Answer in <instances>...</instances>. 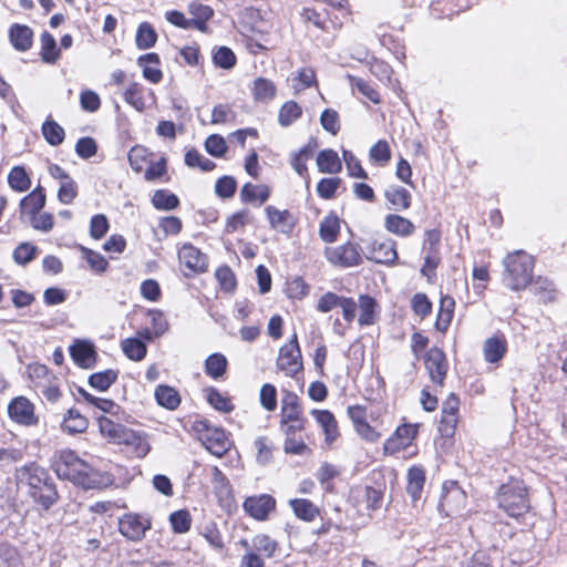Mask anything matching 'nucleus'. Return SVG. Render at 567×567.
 I'll use <instances>...</instances> for the list:
<instances>
[{
	"label": "nucleus",
	"instance_id": "obj_1",
	"mask_svg": "<svg viewBox=\"0 0 567 567\" xmlns=\"http://www.w3.org/2000/svg\"><path fill=\"white\" fill-rule=\"evenodd\" d=\"M20 481L29 487V495L44 509L51 508L58 501L56 487L43 467L30 464L20 470Z\"/></svg>",
	"mask_w": 567,
	"mask_h": 567
},
{
	"label": "nucleus",
	"instance_id": "obj_2",
	"mask_svg": "<svg viewBox=\"0 0 567 567\" xmlns=\"http://www.w3.org/2000/svg\"><path fill=\"white\" fill-rule=\"evenodd\" d=\"M503 284L513 291L525 289L533 278L534 259L524 250L508 254L504 260Z\"/></svg>",
	"mask_w": 567,
	"mask_h": 567
},
{
	"label": "nucleus",
	"instance_id": "obj_3",
	"mask_svg": "<svg viewBox=\"0 0 567 567\" xmlns=\"http://www.w3.org/2000/svg\"><path fill=\"white\" fill-rule=\"evenodd\" d=\"M99 429L111 443L132 446L138 457H144L151 450L145 436L106 416L99 417Z\"/></svg>",
	"mask_w": 567,
	"mask_h": 567
},
{
	"label": "nucleus",
	"instance_id": "obj_4",
	"mask_svg": "<svg viewBox=\"0 0 567 567\" xmlns=\"http://www.w3.org/2000/svg\"><path fill=\"white\" fill-rule=\"evenodd\" d=\"M53 468L59 478L70 481L85 488L93 487L86 473V463L72 451H62L54 462Z\"/></svg>",
	"mask_w": 567,
	"mask_h": 567
},
{
	"label": "nucleus",
	"instance_id": "obj_5",
	"mask_svg": "<svg viewBox=\"0 0 567 567\" xmlns=\"http://www.w3.org/2000/svg\"><path fill=\"white\" fill-rule=\"evenodd\" d=\"M497 502L509 516L518 517L529 508L527 488L520 481L503 484L497 494Z\"/></svg>",
	"mask_w": 567,
	"mask_h": 567
},
{
	"label": "nucleus",
	"instance_id": "obj_6",
	"mask_svg": "<svg viewBox=\"0 0 567 567\" xmlns=\"http://www.w3.org/2000/svg\"><path fill=\"white\" fill-rule=\"evenodd\" d=\"M152 528V518L147 514L125 513L117 519L120 534L130 542L138 543L145 538L146 532Z\"/></svg>",
	"mask_w": 567,
	"mask_h": 567
},
{
	"label": "nucleus",
	"instance_id": "obj_7",
	"mask_svg": "<svg viewBox=\"0 0 567 567\" xmlns=\"http://www.w3.org/2000/svg\"><path fill=\"white\" fill-rule=\"evenodd\" d=\"M277 368L284 371L288 377H295L302 370L301 352L296 333L288 343L280 348Z\"/></svg>",
	"mask_w": 567,
	"mask_h": 567
},
{
	"label": "nucleus",
	"instance_id": "obj_8",
	"mask_svg": "<svg viewBox=\"0 0 567 567\" xmlns=\"http://www.w3.org/2000/svg\"><path fill=\"white\" fill-rule=\"evenodd\" d=\"M178 260L181 266L186 268L188 272L185 276L205 272L207 269V257L198 248L192 244H185L178 250Z\"/></svg>",
	"mask_w": 567,
	"mask_h": 567
},
{
	"label": "nucleus",
	"instance_id": "obj_9",
	"mask_svg": "<svg viewBox=\"0 0 567 567\" xmlns=\"http://www.w3.org/2000/svg\"><path fill=\"white\" fill-rule=\"evenodd\" d=\"M326 257L331 264L337 266L344 268L357 266L361 261L360 247L355 244L347 243L334 248H327Z\"/></svg>",
	"mask_w": 567,
	"mask_h": 567
},
{
	"label": "nucleus",
	"instance_id": "obj_10",
	"mask_svg": "<svg viewBox=\"0 0 567 567\" xmlns=\"http://www.w3.org/2000/svg\"><path fill=\"white\" fill-rule=\"evenodd\" d=\"M10 419L22 425H35L38 416L34 413V405L25 396L14 398L8 405Z\"/></svg>",
	"mask_w": 567,
	"mask_h": 567
},
{
	"label": "nucleus",
	"instance_id": "obj_11",
	"mask_svg": "<svg viewBox=\"0 0 567 567\" xmlns=\"http://www.w3.org/2000/svg\"><path fill=\"white\" fill-rule=\"evenodd\" d=\"M424 362L431 380L442 385L447 372V362L444 352L433 347L426 352Z\"/></svg>",
	"mask_w": 567,
	"mask_h": 567
},
{
	"label": "nucleus",
	"instance_id": "obj_12",
	"mask_svg": "<svg viewBox=\"0 0 567 567\" xmlns=\"http://www.w3.org/2000/svg\"><path fill=\"white\" fill-rule=\"evenodd\" d=\"M417 424H403L399 426L393 436L385 441L383 446L384 453L392 455L409 446L417 434Z\"/></svg>",
	"mask_w": 567,
	"mask_h": 567
},
{
	"label": "nucleus",
	"instance_id": "obj_13",
	"mask_svg": "<svg viewBox=\"0 0 567 567\" xmlns=\"http://www.w3.org/2000/svg\"><path fill=\"white\" fill-rule=\"evenodd\" d=\"M203 444L214 455L221 457L230 449V441L226 432L218 427L206 426V431L202 436Z\"/></svg>",
	"mask_w": 567,
	"mask_h": 567
},
{
	"label": "nucleus",
	"instance_id": "obj_14",
	"mask_svg": "<svg viewBox=\"0 0 567 567\" xmlns=\"http://www.w3.org/2000/svg\"><path fill=\"white\" fill-rule=\"evenodd\" d=\"M368 258L378 264H392L398 258L395 241L392 239L373 240L368 250Z\"/></svg>",
	"mask_w": 567,
	"mask_h": 567
},
{
	"label": "nucleus",
	"instance_id": "obj_15",
	"mask_svg": "<svg viewBox=\"0 0 567 567\" xmlns=\"http://www.w3.org/2000/svg\"><path fill=\"white\" fill-rule=\"evenodd\" d=\"M73 361L83 369H91L96 362V351L93 343L86 340H76L70 347Z\"/></svg>",
	"mask_w": 567,
	"mask_h": 567
},
{
	"label": "nucleus",
	"instance_id": "obj_16",
	"mask_svg": "<svg viewBox=\"0 0 567 567\" xmlns=\"http://www.w3.org/2000/svg\"><path fill=\"white\" fill-rule=\"evenodd\" d=\"M276 502L270 495L248 497L244 502L245 511L254 518L264 520L275 508Z\"/></svg>",
	"mask_w": 567,
	"mask_h": 567
},
{
	"label": "nucleus",
	"instance_id": "obj_17",
	"mask_svg": "<svg viewBox=\"0 0 567 567\" xmlns=\"http://www.w3.org/2000/svg\"><path fill=\"white\" fill-rule=\"evenodd\" d=\"M289 421H307L302 414V408L299 398L291 391H286L281 400L280 422L289 423Z\"/></svg>",
	"mask_w": 567,
	"mask_h": 567
},
{
	"label": "nucleus",
	"instance_id": "obj_18",
	"mask_svg": "<svg viewBox=\"0 0 567 567\" xmlns=\"http://www.w3.org/2000/svg\"><path fill=\"white\" fill-rule=\"evenodd\" d=\"M265 212L271 228L282 234H290L292 231L295 227V219L289 210H279L274 206H267Z\"/></svg>",
	"mask_w": 567,
	"mask_h": 567
},
{
	"label": "nucleus",
	"instance_id": "obj_19",
	"mask_svg": "<svg viewBox=\"0 0 567 567\" xmlns=\"http://www.w3.org/2000/svg\"><path fill=\"white\" fill-rule=\"evenodd\" d=\"M9 39L17 51L25 52L32 47L33 31L28 25L14 23L10 27Z\"/></svg>",
	"mask_w": 567,
	"mask_h": 567
},
{
	"label": "nucleus",
	"instance_id": "obj_20",
	"mask_svg": "<svg viewBox=\"0 0 567 567\" xmlns=\"http://www.w3.org/2000/svg\"><path fill=\"white\" fill-rule=\"evenodd\" d=\"M384 227L388 231L400 237H409L415 230V226L410 219L396 214H389L385 217Z\"/></svg>",
	"mask_w": 567,
	"mask_h": 567
},
{
	"label": "nucleus",
	"instance_id": "obj_21",
	"mask_svg": "<svg viewBox=\"0 0 567 567\" xmlns=\"http://www.w3.org/2000/svg\"><path fill=\"white\" fill-rule=\"evenodd\" d=\"M89 420L76 409H69L64 414L61 427L69 434H78L86 431Z\"/></svg>",
	"mask_w": 567,
	"mask_h": 567
},
{
	"label": "nucleus",
	"instance_id": "obj_22",
	"mask_svg": "<svg viewBox=\"0 0 567 567\" xmlns=\"http://www.w3.org/2000/svg\"><path fill=\"white\" fill-rule=\"evenodd\" d=\"M137 64L143 69V76L152 83L161 82L163 78L162 71L157 68L159 56L156 53H146L141 55Z\"/></svg>",
	"mask_w": 567,
	"mask_h": 567
},
{
	"label": "nucleus",
	"instance_id": "obj_23",
	"mask_svg": "<svg viewBox=\"0 0 567 567\" xmlns=\"http://www.w3.org/2000/svg\"><path fill=\"white\" fill-rule=\"evenodd\" d=\"M532 292L538 297V299L544 302H551L556 299L557 290L551 280L537 277L534 281L529 282Z\"/></svg>",
	"mask_w": 567,
	"mask_h": 567
},
{
	"label": "nucleus",
	"instance_id": "obj_24",
	"mask_svg": "<svg viewBox=\"0 0 567 567\" xmlns=\"http://www.w3.org/2000/svg\"><path fill=\"white\" fill-rule=\"evenodd\" d=\"M45 205V194L42 187H37L29 195L23 197L20 202L22 214L35 215Z\"/></svg>",
	"mask_w": 567,
	"mask_h": 567
},
{
	"label": "nucleus",
	"instance_id": "obj_25",
	"mask_svg": "<svg viewBox=\"0 0 567 567\" xmlns=\"http://www.w3.org/2000/svg\"><path fill=\"white\" fill-rule=\"evenodd\" d=\"M270 189L266 185H252L247 183L240 190V198L244 203H255L260 206L268 200Z\"/></svg>",
	"mask_w": 567,
	"mask_h": 567
},
{
	"label": "nucleus",
	"instance_id": "obj_26",
	"mask_svg": "<svg viewBox=\"0 0 567 567\" xmlns=\"http://www.w3.org/2000/svg\"><path fill=\"white\" fill-rule=\"evenodd\" d=\"M507 350L506 341L498 337L488 338L483 346L484 359L488 363H496L502 360Z\"/></svg>",
	"mask_w": 567,
	"mask_h": 567
},
{
	"label": "nucleus",
	"instance_id": "obj_27",
	"mask_svg": "<svg viewBox=\"0 0 567 567\" xmlns=\"http://www.w3.org/2000/svg\"><path fill=\"white\" fill-rule=\"evenodd\" d=\"M311 414L315 415L317 422L322 427L326 441H334L338 435V426L333 414L328 410H312Z\"/></svg>",
	"mask_w": 567,
	"mask_h": 567
},
{
	"label": "nucleus",
	"instance_id": "obj_28",
	"mask_svg": "<svg viewBox=\"0 0 567 567\" xmlns=\"http://www.w3.org/2000/svg\"><path fill=\"white\" fill-rule=\"evenodd\" d=\"M295 515L305 520L312 522L319 515V508L311 501L306 498H293L289 501Z\"/></svg>",
	"mask_w": 567,
	"mask_h": 567
},
{
	"label": "nucleus",
	"instance_id": "obj_29",
	"mask_svg": "<svg viewBox=\"0 0 567 567\" xmlns=\"http://www.w3.org/2000/svg\"><path fill=\"white\" fill-rule=\"evenodd\" d=\"M455 301L450 296H444L440 301V310L437 313L435 327L439 331L445 332L453 319Z\"/></svg>",
	"mask_w": 567,
	"mask_h": 567
},
{
	"label": "nucleus",
	"instance_id": "obj_30",
	"mask_svg": "<svg viewBox=\"0 0 567 567\" xmlns=\"http://www.w3.org/2000/svg\"><path fill=\"white\" fill-rule=\"evenodd\" d=\"M277 93L275 83L266 78H258L254 81L252 95L255 101L260 103L270 102Z\"/></svg>",
	"mask_w": 567,
	"mask_h": 567
},
{
	"label": "nucleus",
	"instance_id": "obj_31",
	"mask_svg": "<svg viewBox=\"0 0 567 567\" xmlns=\"http://www.w3.org/2000/svg\"><path fill=\"white\" fill-rule=\"evenodd\" d=\"M155 399L161 406L167 410H175L181 404L179 393L169 385H158L155 389Z\"/></svg>",
	"mask_w": 567,
	"mask_h": 567
},
{
	"label": "nucleus",
	"instance_id": "obj_32",
	"mask_svg": "<svg viewBox=\"0 0 567 567\" xmlns=\"http://www.w3.org/2000/svg\"><path fill=\"white\" fill-rule=\"evenodd\" d=\"M318 169L324 174H334L341 171V161L333 150H323L317 156Z\"/></svg>",
	"mask_w": 567,
	"mask_h": 567
},
{
	"label": "nucleus",
	"instance_id": "obj_33",
	"mask_svg": "<svg viewBox=\"0 0 567 567\" xmlns=\"http://www.w3.org/2000/svg\"><path fill=\"white\" fill-rule=\"evenodd\" d=\"M384 196L396 210H405L411 206V194L402 186H390Z\"/></svg>",
	"mask_w": 567,
	"mask_h": 567
},
{
	"label": "nucleus",
	"instance_id": "obj_34",
	"mask_svg": "<svg viewBox=\"0 0 567 567\" xmlns=\"http://www.w3.org/2000/svg\"><path fill=\"white\" fill-rule=\"evenodd\" d=\"M425 483V472L422 467L413 466L408 472L406 493L416 501L421 497Z\"/></svg>",
	"mask_w": 567,
	"mask_h": 567
},
{
	"label": "nucleus",
	"instance_id": "obj_35",
	"mask_svg": "<svg viewBox=\"0 0 567 567\" xmlns=\"http://www.w3.org/2000/svg\"><path fill=\"white\" fill-rule=\"evenodd\" d=\"M360 310V315L358 318V322L360 326H371L375 321V308L377 301L374 298L368 295L359 296V305H357Z\"/></svg>",
	"mask_w": 567,
	"mask_h": 567
},
{
	"label": "nucleus",
	"instance_id": "obj_36",
	"mask_svg": "<svg viewBox=\"0 0 567 567\" xmlns=\"http://www.w3.org/2000/svg\"><path fill=\"white\" fill-rule=\"evenodd\" d=\"M340 231V219L334 214H329L320 223L319 235L326 243H333Z\"/></svg>",
	"mask_w": 567,
	"mask_h": 567
},
{
	"label": "nucleus",
	"instance_id": "obj_37",
	"mask_svg": "<svg viewBox=\"0 0 567 567\" xmlns=\"http://www.w3.org/2000/svg\"><path fill=\"white\" fill-rule=\"evenodd\" d=\"M60 58V50L52 34L44 31L41 34V59L45 63H55Z\"/></svg>",
	"mask_w": 567,
	"mask_h": 567
},
{
	"label": "nucleus",
	"instance_id": "obj_38",
	"mask_svg": "<svg viewBox=\"0 0 567 567\" xmlns=\"http://www.w3.org/2000/svg\"><path fill=\"white\" fill-rule=\"evenodd\" d=\"M302 115L301 106L295 101H288L282 104L278 114V123L282 127L290 126Z\"/></svg>",
	"mask_w": 567,
	"mask_h": 567
},
{
	"label": "nucleus",
	"instance_id": "obj_39",
	"mask_svg": "<svg viewBox=\"0 0 567 567\" xmlns=\"http://www.w3.org/2000/svg\"><path fill=\"white\" fill-rule=\"evenodd\" d=\"M122 350L124 354L133 361L143 360L147 352L146 344L138 338H127L123 340Z\"/></svg>",
	"mask_w": 567,
	"mask_h": 567
},
{
	"label": "nucleus",
	"instance_id": "obj_40",
	"mask_svg": "<svg viewBox=\"0 0 567 567\" xmlns=\"http://www.w3.org/2000/svg\"><path fill=\"white\" fill-rule=\"evenodd\" d=\"M460 401L458 398L451 393L442 405V420L441 423L454 429L456 424V413L458 411Z\"/></svg>",
	"mask_w": 567,
	"mask_h": 567
},
{
	"label": "nucleus",
	"instance_id": "obj_41",
	"mask_svg": "<svg viewBox=\"0 0 567 567\" xmlns=\"http://www.w3.org/2000/svg\"><path fill=\"white\" fill-rule=\"evenodd\" d=\"M251 546L255 553L266 558H271L275 555L278 544L268 535L258 534L251 539Z\"/></svg>",
	"mask_w": 567,
	"mask_h": 567
},
{
	"label": "nucleus",
	"instance_id": "obj_42",
	"mask_svg": "<svg viewBox=\"0 0 567 567\" xmlns=\"http://www.w3.org/2000/svg\"><path fill=\"white\" fill-rule=\"evenodd\" d=\"M152 203L156 209L172 210L179 205V199L175 194L165 189H159L154 193Z\"/></svg>",
	"mask_w": 567,
	"mask_h": 567
},
{
	"label": "nucleus",
	"instance_id": "obj_43",
	"mask_svg": "<svg viewBox=\"0 0 567 567\" xmlns=\"http://www.w3.org/2000/svg\"><path fill=\"white\" fill-rule=\"evenodd\" d=\"M157 40L154 28L148 22L140 24L136 32V45L138 49L146 50L152 48Z\"/></svg>",
	"mask_w": 567,
	"mask_h": 567
},
{
	"label": "nucleus",
	"instance_id": "obj_44",
	"mask_svg": "<svg viewBox=\"0 0 567 567\" xmlns=\"http://www.w3.org/2000/svg\"><path fill=\"white\" fill-rule=\"evenodd\" d=\"M116 379L117 372L109 369L90 375L89 384L99 391H106L116 381Z\"/></svg>",
	"mask_w": 567,
	"mask_h": 567
},
{
	"label": "nucleus",
	"instance_id": "obj_45",
	"mask_svg": "<svg viewBox=\"0 0 567 567\" xmlns=\"http://www.w3.org/2000/svg\"><path fill=\"white\" fill-rule=\"evenodd\" d=\"M42 134L45 141L53 146L60 145L65 136L63 127L52 120H48L43 123Z\"/></svg>",
	"mask_w": 567,
	"mask_h": 567
},
{
	"label": "nucleus",
	"instance_id": "obj_46",
	"mask_svg": "<svg viewBox=\"0 0 567 567\" xmlns=\"http://www.w3.org/2000/svg\"><path fill=\"white\" fill-rule=\"evenodd\" d=\"M10 187L17 192H25L30 188L31 181L21 166H14L8 176Z\"/></svg>",
	"mask_w": 567,
	"mask_h": 567
},
{
	"label": "nucleus",
	"instance_id": "obj_47",
	"mask_svg": "<svg viewBox=\"0 0 567 567\" xmlns=\"http://www.w3.org/2000/svg\"><path fill=\"white\" fill-rule=\"evenodd\" d=\"M39 252V248L31 243H21L13 250V260L20 265L25 266L32 261Z\"/></svg>",
	"mask_w": 567,
	"mask_h": 567
},
{
	"label": "nucleus",
	"instance_id": "obj_48",
	"mask_svg": "<svg viewBox=\"0 0 567 567\" xmlns=\"http://www.w3.org/2000/svg\"><path fill=\"white\" fill-rule=\"evenodd\" d=\"M226 368H227V359L221 353L210 354L206 359V362H205L206 373L214 379L221 377L225 373Z\"/></svg>",
	"mask_w": 567,
	"mask_h": 567
},
{
	"label": "nucleus",
	"instance_id": "obj_49",
	"mask_svg": "<svg viewBox=\"0 0 567 567\" xmlns=\"http://www.w3.org/2000/svg\"><path fill=\"white\" fill-rule=\"evenodd\" d=\"M185 164L188 167H198L203 172H210L216 164L209 158L204 157L196 148H190L185 154Z\"/></svg>",
	"mask_w": 567,
	"mask_h": 567
},
{
	"label": "nucleus",
	"instance_id": "obj_50",
	"mask_svg": "<svg viewBox=\"0 0 567 567\" xmlns=\"http://www.w3.org/2000/svg\"><path fill=\"white\" fill-rule=\"evenodd\" d=\"M124 100L136 111L142 112L145 109V101L142 94V86L138 83H132L124 92Z\"/></svg>",
	"mask_w": 567,
	"mask_h": 567
},
{
	"label": "nucleus",
	"instance_id": "obj_51",
	"mask_svg": "<svg viewBox=\"0 0 567 567\" xmlns=\"http://www.w3.org/2000/svg\"><path fill=\"white\" fill-rule=\"evenodd\" d=\"M214 63L225 70H229L236 64V55L228 47H219L213 54Z\"/></svg>",
	"mask_w": 567,
	"mask_h": 567
},
{
	"label": "nucleus",
	"instance_id": "obj_52",
	"mask_svg": "<svg viewBox=\"0 0 567 567\" xmlns=\"http://www.w3.org/2000/svg\"><path fill=\"white\" fill-rule=\"evenodd\" d=\"M207 401L214 409L220 412L228 413L234 409L230 400L214 388L207 390Z\"/></svg>",
	"mask_w": 567,
	"mask_h": 567
},
{
	"label": "nucleus",
	"instance_id": "obj_53",
	"mask_svg": "<svg viewBox=\"0 0 567 567\" xmlns=\"http://www.w3.org/2000/svg\"><path fill=\"white\" fill-rule=\"evenodd\" d=\"M342 155L350 176L362 179L368 178L367 172L363 169L360 161L351 151L344 150Z\"/></svg>",
	"mask_w": 567,
	"mask_h": 567
},
{
	"label": "nucleus",
	"instance_id": "obj_54",
	"mask_svg": "<svg viewBox=\"0 0 567 567\" xmlns=\"http://www.w3.org/2000/svg\"><path fill=\"white\" fill-rule=\"evenodd\" d=\"M205 150L214 157H221L227 152V144L221 135L212 134L205 141Z\"/></svg>",
	"mask_w": 567,
	"mask_h": 567
},
{
	"label": "nucleus",
	"instance_id": "obj_55",
	"mask_svg": "<svg viewBox=\"0 0 567 567\" xmlns=\"http://www.w3.org/2000/svg\"><path fill=\"white\" fill-rule=\"evenodd\" d=\"M169 522L173 530L178 534H183L189 530L192 519L187 511H177L171 514Z\"/></svg>",
	"mask_w": 567,
	"mask_h": 567
},
{
	"label": "nucleus",
	"instance_id": "obj_56",
	"mask_svg": "<svg viewBox=\"0 0 567 567\" xmlns=\"http://www.w3.org/2000/svg\"><path fill=\"white\" fill-rule=\"evenodd\" d=\"M252 220L251 215L248 209L239 210L235 214H233L226 223V231L227 233H235L239 228H243L244 226L250 224Z\"/></svg>",
	"mask_w": 567,
	"mask_h": 567
},
{
	"label": "nucleus",
	"instance_id": "obj_57",
	"mask_svg": "<svg viewBox=\"0 0 567 567\" xmlns=\"http://www.w3.org/2000/svg\"><path fill=\"white\" fill-rule=\"evenodd\" d=\"M284 452L293 455H307L311 453L310 447L305 443L303 439L292 436L286 437L284 443Z\"/></svg>",
	"mask_w": 567,
	"mask_h": 567
},
{
	"label": "nucleus",
	"instance_id": "obj_58",
	"mask_svg": "<svg viewBox=\"0 0 567 567\" xmlns=\"http://www.w3.org/2000/svg\"><path fill=\"white\" fill-rule=\"evenodd\" d=\"M78 196V184L73 178L65 181L63 183H60V187L58 190V198L59 200L64 204L69 205L71 204L75 197Z\"/></svg>",
	"mask_w": 567,
	"mask_h": 567
},
{
	"label": "nucleus",
	"instance_id": "obj_59",
	"mask_svg": "<svg viewBox=\"0 0 567 567\" xmlns=\"http://www.w3.org/2000/svg\"><path fill=\"white\" fill-rule=\"evenodd\" d=\"M81 250L83 257L93 270L99 272H103L106 270L109 262L100 252L91 250L85 247H81Z\"/></svg>",
	"mask_w": 567,
	"mask_h": 567
},
{
	"label": "nucleus",
	"instance_id": "obj_60",
	"mask_svg": "<svg viewBox=\"0 0 567 567\" xmlns=\"http://www.w3.org/2000/svg\"><path fill=\"white\" fill-rule=\"evenodd\" d=\"M293 89L296 91H302L307 87H310L316 83V73L310 68L301 69L298 74L292 79Z\"/></svg>",
	"mask_w": 567,
	"mask_h": 567
},
{
	"label": "nucleus",
	"instance_id": "obj_61",
	"mask_svg": "<svg viewBox=\"0 0 567 567\" xmlns=\"http://www.w3.org/2000/svg\"><path fill=\"white\" fill-rule=\"evenodd\" d=\"M237 187V182L231 176H223L217 179L215 185L216 194L221 198H230L234 196Z\"/></svg>",
	"mask_w": 567,
	"mask_h": 567
},
{
	"label": "nucleus",
	"instance_id": "obj_62",
	"mask_svg": "<svg viewBox=\"0 0 567 567\" xmlns=\"http://www.w3.org/2000/svg\"><path fill=\"white\" fill-rule=\"evenodd\" d=\"M215 276L220 285V288L224 291L229 292L236 288V278H235V275H234L233 270L230 269V267H228V266L219 267L216 270Z\"/></svg>",
	"mask_w": 567,
	"mask_h": 567
},
{
	"label": "nucleus",
	"instance_id": "obj_63",
	"mask_svg": "<svg viewBox=\"0 0 567 567\" xmlns=\"http://www.w3.org/2000/svg\"><path fill=\"white\" fill-rule=\"evenodd\" d=\"M320 123L327 132H329L333 135H336L340 130L339 115H338L337 111H334L332 109H326L321 113Z\"/></svg>",
	"mask_w": 567,
	"mask_h": 567
},
{
	"label": "nucleus",
	"instance_id": "obj_64",
	"mask_svg": "<svg viewBox=\"0 0 567 567\" xmlns=\"http://www.w3.org/2000/svg\"><path fill=\"white\" fill-rule=\"evenodd\" d=\"M260 404L267 411H275L277 408V390L272 384L266 383L260 389Z\"/></svg>",
	"mask_w": 567,
	"mask_h": 567
}]
</instances>
